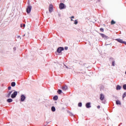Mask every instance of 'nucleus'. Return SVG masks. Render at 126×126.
<instances>
[{
  "label": "nucleus",
  "instance_id": "nucleus-18",
  "mask_svg": "<svg viewBox=\"0 0 126 126\" xmlns=\"http://www.w3.org/2000/svg\"><path fill=\"white\" fill-rule=\"evenodd\" d=\"M116 105H121L122 104V103H121V101H120V100H116Z\"/></svg>",
  "mask_w": 126,
  "mask_h": 126
},
{
  "label": "nucleus",
  "instance_id": "nucleus-39",
  "mask_svg": "<svg viewBox=\"0 0 126 126\" xmlns=\"http://www.w3.org/2000/svg\"><path fill=\"white\" fill-rule=\"evenodd\" d=\"M103 104H106V101H104L103 102Z\"/></svg>",
  "mask_w": 126,
  "mask_h": 126
},
{
  "label": "nucleus",
  "instance_id": "nucleus-22",
  "mask_svg": "<svg viewBox=\"0 0 126 126\" xmlns=\"http://www.w3.org/2000/svg\"><path fill=\"white\" fill-rule=\"evenodd\" d=\"M126 92H125L123 95V99H124V98H126Z\"/></svg>",
  "mask_w": 126,
  "mask_h": 126
},
{
  "label": "nucleus",
  "instance_id": "nucleus-40",
  "mask_svg": "<svg viewBox=\"0 0 126 126\" xmlns=\"http://www.w3.org/2000/svg\"><path fill=\"white\" fill-rule=\"evenodd\" d=\"M65 67H66V68H68V67L66 65H65Z\"/></svg>",
  "mask_w": 126,
  "mask_h": 126
},
{
  "label": "nucleus",
  "instance_id": "nucleus-33",
  "mask_svg": "<svg viewBox=\"0 0 126 126\" xmlns=\"http://www.w3.org/2000/svg\"><path fill=\"white\" fill-rule=\"evenodd\" d=\"M67 49H68V47H64V50H67Z\"/></svg>",
  "mask_w": 126,
  "mask_h": 126
},
{
  "label": "nucleus",
  "instance_id": "nucleus-7",
  "mask_svg": "<svg viewBox=\"0 0 126 126\" xmlns=\"http://www.w3.org/2000/svg\"><path fill=\"white\" fill-rule=\"evenodd\" d=\"M99 99L101 101H103L105 99V95L103 94H101Z\"/></svg>",
  "mask_w": 126,
  "mask_h": 126
},
{
  "label": "nucleus",
  "instance_id": "nucleus-6",
  "mask_svg": "<svg viewBox=\"0 0 126 126\" xmlns=\"http://www.w3.org/2000/svg\"><path fill=\"white\" fill-rule=\"evenodd\" d=\"M21 102H24L25 101V99H26V96L24 94H22L21 95Z\"/></svg>",
  "mask_w": 126,
  "mask_h": 126
},
{
  "label": "nucleus",
  "instance_id": "nucleus-25",
  "mask_svg": "<svg viewBox=\"0 0 126 126\" xmlns=\"http://www.w3.org/2000/svg\"><path fill=\"white\" fill-rule=\"evenodd\" d=\"M123 89H124V90H126V84H124L123 86Z\"/></svg>",
  "mask_w": 126,
  "mask_h": 126
},
{
  "label": "nucleus",
  "instance_id": "nucleus-37",
  "mask_svg": "<svg viewBox=\"0 0 126 126\" xmlns=\"http://www.w3.org/2000/svg\"><path fill=\"white\" fill-rule=\"evenodd\" d=\"M21 28L23 27V25H22V24H21Z\"/></svg>",
  "mask_w": 126,
  "mask_h": 126
},
{
  "label": "nucleus",
  "instance_id": "nucleus-36",
  "mask_svg": "<svg viewBox=\"0 0 126 126\" xmlns=\"http://www.w3.org/2000/svg\"><path fill=\"white\" fill-rule=\"evenodd\" d=\"M23 27H25V24H23Z\"/></svg>",
  "mask_w": 126,
  "mask_h": 126
},
{
  "label": "nucleus",
  "instance_id": "nucleus-41",
  "mask_svg": "<svg viewBox=\"0 0 126 126\" xmlns=\"http://www.w3.org/2000/svg\"><path fill=\"white\" fill-rule=\"evenodd\" d=\"M71 21H73V20L72 19H71Z\"/></svg>",
  "mask_w": 126,
  "mask_h": 126
},
{
  "label": "nucleus",
  "instance_id": "nucleus-28",
  "mask_svg": "<svg viewBox=\"0 0 126 126\" xmlns=\"http://www.w3.org/2000/svg\"><path fill=\"white\" fill-rule=\"evenodd\" d=\"M69 114H70V116H72V117H73V114H72V113L69 112Z\"/></svg>",
  "mask_w": 126,
  "mask_h": 126
},
{
  "label": "nucleus",
  "instance_id": "nucleus-26",
  "mask_svg": "<svg viewBox=\"0 0 126 126\" xmlns=\"http://www.w3.org/2000/svg\"><path fill=\"white\" fill-rule=\"evenodd\" d=\"M99 30L101 32H104V29H103V28H101Z\"/></svg>",
  "mask_w": 126,
  "mask_h": 126
},
{
  "label": "nucleus",
  "instance_id": "nucleus-24",
  "mask_svg": "<svg viewBox=\"0 0 126 126\" xmlns=\"http://www.w3.org/2000/svg\"><path fill=\"white\" fill-rule=\"evenodd\" d=\"M78 107H82V103L79 102L78 104Z\"/></svg>",
  "mask_w": 126,
  "mask_h": 126
},
{
  "label": "nucleus",
  "instance_id": "nucleus-1",
  "mask_svg": "<svg viewBox=\"0 0 126 126\" xmlns=\"http://www.w3.org/2000/svg\"><path fill=\"white\" fill-rule=\"evenodd\" d=\"M32 9V6L29 5L27 6L26 11L28 14H29V13H30L31 12Z\"/></svg>",
  "mask_w": 126,
  "mask_h": 126
},
{
  "label": "nucleus",
  "instance_id": "nucleus-29",
  "mask_svg": "<svg viewBox=\"0 0 126 126\" xmlns=\"http://www.w3.org/2000/svg\"><path fill=\"white\" fill-rule=\"evenodd\" d=\"M13 51H14V52H15L16 51V47H14L13 48Z\"/></svg>",
  "mask_w": 126,
  "mask_h": 126
},
{
  "label": "nucleus",
  "instance_id": "nucleus-8",
  "mask_svg": "<svg viewBox=\"0 0 126 126\" xmlns=\"http://www.w3.org/2000/svg\"><path fill=\"white\" fill-rule=\"evenodd\" d=\"M86 107L87 108V109H89L90 108H91V103L90 102H87L86 104Z\"/></svg>",
  "mask_w": 126,
  "mask_h": 126
},
{
  "label": "nucleus",
  "instance_id": "nucleus-42",
  "mask_svg": "<svg viewBox=\"0 0 126 126\" xmlns=\"http://www.w3.org/2000/svg\"><path fill=\"white\" fill-rule=\"evenodd\" d=\"M18 38H20V35L18 36Z\"/></svg>",
  "mask_w": 126,
  "mask_h": 126
},
{
  "label": "nucleus",
  "instance_id": "nucleus-30",
  "mask_svg": "<svg viewBox=\"0 0 126 126\" xmlns=\"http://www.w3.org/2000/svg\"><path fill=\"white\" fill-rule=\"evenodd\" d=\"M8 90H11V86H9L8 87Z\"/></svg>",
  "mask_w": 126,
  "mask_h": 126
},
{
  "label": "nucleus",
  "instance_id": "nucleus-10",
  "mask_svg": "<svg viewBox=\"0 0 126 126\" xmlns=\"http://www.w3.org/2000/svg\"><path fill=\"white\" fill-rule=\"evenodd\" d=\"M116 41H117V42H119V43H121V44H123V39H121L120 38H117L115 39Z\"/></svg>",
  "mask_w": 126,
  "mask_h": 126
},
{
  "label": "nucleus",
  "instance_id": "nucleus-34",
  "mask_svg": "<svg viewBox=\"0 0 126 126\" xmlns=\"http://www.w3.org/2000/svg\"><path fill=\"white\" fill-rule=\"evenodd\" d=\"M97 109H100V105H98V106H97Z\"/></svg>",
  "mask_w": 126,
  "mask_h": 126
},
{
  "label": "nucleus",
  "instance_id": "nucleus-9",
  "mask_svg": "<svg viewBox=\"0 0 126 126\" xmlns=\"http://www.w3.org/2000/svg\"><path fill=\"white\" fill-rule=\"evenodd\" d=\"M110 61L112 62V65L113 66H115V60H114V58H111L110 59Z\"/></svg>",
  "mask_w": 126,
  "mask_h": 126
},
{
  "label": "nucleus",
  "instance_id": "nucleus-43",
  "mask_svg": "<svg viewBox=\"0 0 126 126\" xmlns=\"http://www.w3.org/2000/svg\"><path fill=\"white\" fill-rule=\"evenodd\" d=\"M47 123V125H48V124H49V122H46Z\"/></svg>",
  "mask_w": 126,
  "mask_h": 126
},
{
  "label": "nucleus",
  "instance_id": "nucleus-15",
  "mask_svg": "<svg viewBox=\"0 0 126 126\" xmlns=\"http://www.w3.org/2000/svg\"><path fill=\"white\" fill-rule=\"evenodd\" d=\"M49 12L51 13L53 11V6H50L49 8Z\"/></svg>",
  "mask_w": 126,
  "mask_h": 126
},
{
  "label": "nucleus",
  "instance_id": "nucleus-44",
  "mask_svg": "<svg viewBox=\"0 0 126 126\" xmlns=\"http://www.w3.org/2000/svg\"><path fill=\"white\" fill-rule=\"evenodd\" d=\"M24 36H25V34H24V35H23L24 37Z\"/></svg>",
  "mask_w": 126,
  "mask_h": 126
},
{
  "label": "nucleus",
  "instance_id": "nucleus-21",
  "mask_svg": "<svg viewBox=\"0 0 126 126\" xmlns=\"http://www.w3.org/2000/svg\"><path fill=\"white\" fill-rule=\"evenodd\" d=\"M58 94H62V93H63V91H62V90H58L57 91Z\"/></svg>",
  "mask_w": 126,
  "mask_h": 126
},
{
  "label": "nucleus",
  "instance_id": "nucleus-4",
  "mask_svg": "<svg viewBox=\"0 0 126 126\" xmlns=\"http://www.w3.org/2000/svg\"><path fill=\"white\" fill-rule=\"evenodd\" d=\"M17 94H18V92L17 91H15L11 95V98L12 99H14L17 96Z\"/></svg>",
  "mask_w": 126,
  "mask_h": 126
},
{
  "label": "nucleus",
  "instance_id": "nucleus-19",
  "mask_svg": "<svg viewBox=\"0 0 126 126\" xmlns=\"http://www.w3.org/2000/svg\"><path fill=\"white\" fill-rule=\"evenodd\" d=\"M51 111L52 112H56V107H55V106H52L51 107Z\"/></svg>",
  "mask_w": 126,
  "mask_h": 126
},
{
  "label": "nucleus",
  "instance_id": "nucleus-5",
  "mask_svg": "<svg viewBox=\"0 0 126 126\" xmlns=\"http://www.w3.org/2000/svg\"><path fill=\"white\" fill-rule=\"evenodd\" d=\"M63 50H64V48L63 47H60L57 49V52L59 54H61V53H62V51H63Z\"/></svg>",
  "mask_w": 126,
  "mask_h": 126
},
{
  "label": "nucleus",
  "instance_id": "nucleus-2",
  "mask_svg": "<svg viewBox=\"0 0 126 126\" xmlns=\"http://www.w3.org/2000/svg\"><path fill=\"white\" fill-rule=\"evenodd\" d=\"M60 9H64L66 8V6L63 3H60L59 4Z\"/></svg>",
  "mask_w": 126,
  "mask_h": 126
},
{
  "label": "nucleus",
  "instance_id": "nucleus-23",
  "mask_svg": "<svg viewBox=\"0 0 126 126\" xmlns=\"http://www.w3.org/2000/svg\"><path fill=\"white\" fill-rule=\"evenodd\" d=\"M78 23V21H77V20H75L74 21V24H75V25H76Z\"/></svg>",
  "mask_w": 126,
  "mask_h": 126
},
{
  "label": "nucleus",
  "instance_id": "nucleus-16",
  "mask_svg": "<svg viewBox=\"0 0 126 126\" xmlns=\"http://www.w3.org/2000/svg\"><path fill=\"white\" fill-rule=\"evenodd\" d=\"M15 85H16V83H15V82H12L11 83V86H12V87H14Z\"/></svg>",
  "mask_w": 126,
  "mask_h": 126
},
{
  "label": "nucleus",
  "instance_id": "nucleus-17",
  "mask_svg": "<svg viewBox=\"0 0 126 126\" xmlns=\"http://www.w3.org/2000/svg\"><path fill=\"white\" fill-rule=\"evenodd\" d=\"M12 101H13V99H12V98H8L7 99V102L8 103H11V102H12Z\"/></svg>",
  "mask_w": 126,
  "mask_h": 126
},
{
  "label": "nucleus",
  "instance_id": "nucleus-31",
  "mask_svg": "<svg viewBox=\"0 0 126 126\" xmlns=\"http://www.w3.org/2000/svg\"><path fill=\"white\" fill-rule=\"evenodd\" d=\"M28 5H30V1H29V0L28 1Z\"/></svg>",
  "mask_w": 126,
  "mask_h": 126
},
{
  "label": "nucleus",
  "instance_id": "nucleus-13",
  "mask_svg": "<svg viewBox=\"0 0 126 126\" xmlns=\"http://www.w3.org/2000/svg\"><path fill=\"white\" fill-rule=\"evenodd\" d=\"M121 89H122V87L118 85L116 87V90H121Z\"/></svg>",
  "mask_w": 126,
  "mask_h": 126
},
{
  "label": "nucleus",
  "instance_id": "nucleus-32",
  "mask_svg": "<svg viewBox=\"0 0 126 126\" xmlns=\"http://www.w3.org/2000/svg\"><path fill=\"white\" fill-rule=\"evenodd\" d=\"M122 44H125V45H126V41H123L122 42Z\"/></svg>",
  "mask_w": 126,
  "mask_h": 126
},
{
  "label": "nucleus",
  "instance_id": "nucleus-35",
  "mask_svg": "<svg viewBox=\"0 0 126 126\" xmlns=\"http://www.w3.org/2000/svg\"><path fill=\"white\" fill-rule=\"evenodd\" d=\"M70 18L72 19L74 18V16H73L71 17Z\"/></svg>",
  "mask_w": 126,
  "mask_h": 126
},
{
  "label": "nucleus",
  "instance_id": "nucleus-38",
  "mask_svg": "<svg viewBox=\"0 0 126 126\" xmlns=\"http://www.w3.org/2000/svg\"><path fill=\"white\" fill-rule=\"evenodd\" d=\"M61 2H63V1H64V0H61Z\"/></svg>",
  "mask_w": 126,
  "mask_h": 126
},
{
  "label": "nucleus",
  "instance_id": "nucleus-27",
  "mask_svg": "<svg viewBox=\"0 0 126 126\" xmlns=\"http://www.w3.org/2000/svg\"><path fill=\"white\" fill-rule=\"evenodd\" d=\"M105 44H106V46H108V45H111V44H112V43L111 42V43H108V42H106Z\"/></svg>",
  "mask_w": 126,
  "mask_h": 126
},
{
  "label": "nucleus",
  "instance_id": "nucleus-20",
  "mask_svg": "<svg viewBox=\"0 0 126 126\" xmlns=\"http://www.w3.org/2000/svg\"><path fill=\"white\" fill-rule=\"evenodd\" d=\"M111 25H114V24H116V22L114 21V20H112L111 22Z\"/></svg>",
  "mask_w": 126,
  "mask_h": 126
},
{
  "label": "nucleus",
  "instance_id": "nucleus-12",
  "mask_svg": "<svg viewBox=\"0 0 126 126\" xmlns=\"http://www.w3.org/2000/svg\"><path fill=\"white\" fill-rule=\"evenodd\" d=\"M12 93V91L9 92V93L7 94V95L6 96V97L7 98H10Z\"/></svg>",
  "mask_w": 126,
  "mask_h": 126
},
{
  "label": "nucleus",
  "instance_id": "nucleus-11",
  "mask_svg": "<svg viewBox=\"0 0 126 126\" xmlns=\"http://www.w3.org/2000/svg\"><path fill=\"white\" fill-rule=\"evenodd\" d=\"M62 90H63L64 91H66V90H67V86L66 85L63 86Z\"/></svg>",
  "mask_w": 126,
  "mask_h": 126
},
{
  "label": "nucleus",
  "instance_id": "nucleus-45",
  "mask_svg": "<svg viewBox=\"0 0 126 126\" xmlns=\"http://www.w3.org/2000/svg\"><path fill=\"white\" fill-rule=\"evenodd\" d=\"M119 126H120V125H119Z\"/></svg>",
  "mask_w": 126,
  "mask_h": 126
},
{
  "label": "nucleus",
  "instance_id": "nucleus-14",
  "mask_svg": "<svg viewBox=\"0 0 126 126\" xmlns=\"http://www.w3.org/2000/svg\"><path fill=\"white\" fill-rule=\"evenodd\" d=\"M53 100H54V101H57V100H58V99H59V96H58V95H55L53 98Z\"/></svg>",
  "mask_w": 126,
  "mask_h": 126
},
{
  "label": "nucleus",
  "instance_id": "nucleus-3",
  "mask_svg": "<svg viewBox=\"0 0 126 126\" xmlns=\"http://www.w3.org/2000/svg\"><path fill=\"white\" fill-rule=\"evenodd\" d=\"M99 35H100V36H101L102 38L104 39V40H108V39H110V37H109V36L105 35V34L104 33H99Z\"/></svg>",
  "mask_w": 126,
  "mask_h": 126
}]
</instances>
